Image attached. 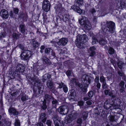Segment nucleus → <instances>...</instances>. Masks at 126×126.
Here are the masks:
<instances>
[{
    "instance_id": "nucleus-1",
    "label": "nucleus",
    "mask_w": 126,
    "mask_h": 126,
    "mask_svg": "<svg viewBox=\"0 0 126 126\" xmlns=\"http://www.w3.org/2000/svg\"><path fill=\"white\" fill-rule=\"evenodd\" d=\"M102 28L104 32L108 33L109 32L111 33L114 32L115 30V23L112 21L109 22L102 23L101 24Z\"/></svg>"
},
{
    "instance_id": "nucleus-2",
    "label": "nucleus",
    "mask_w": 126,
    "mask_h": 126,
    "mask_svg": "<svg viewBox=\"0 0 126 126\" xmlns=\"http://www.w3.org/2000/svg\"><path fill=\"white\" fill-rule=\"evenodd\" d=\"M91 79L92 78L89 75L85 74L83 75L82 77V81L86 85L83 86L81 84H79V86L83 92L86 91L87 86L90 84Z\"/></svg>"
},
{
    "instance_id": "nucleus-3",
    "label": "nucleus",
    "mask_w": 126,
    "mask_h": 126,
    "mask_svg": "<svg viewBox=\"0 0 126 126\" xmlns=\"http://www.w3.org/2000/svg\"><path fill=\"white\" fill-rule=\"evenodd\" d=\"M87 38L85 34L78 35L76 40V46L80 48H82L83 46V44L86 42Z\"/></svg>"
},
{
    "instance_id": "nucleus-4",
    "label": "nucleus",
    "mask_w": 126,
    "mask_h": 126,
    "mask_svg": "<svg viewBox=\"0 0 126 126\" xmlns=\"http://www.w3.org/2000/svg\"><path fill=\"white\" fill-rule=\"evenodd\" d=\"M112 100L111 99L107 100L104 103V106L107 109H108L111 107L113 109H118L119 107V105L116 104L114 103L112 104Z\"/></svg>"
},
{
    "instance_id": "nucleus-5",
    "label": "nucleus",
    "mask_w": 126,
    "mask_h": 126,
    "mask_svg": "<svg viewBox=\"0 0 126 126\" xmlns=\"http://www.w3.org/2000/svg\"><path fill=\"white\" fill-rule=\"evenodd\" d=\"M79 21L81 25H82L86 29L90 30L91 28V25L87 18L85 16H83Z\"/></svg>"
},
{
    "instance_id": "nucleus-6",
    "label": "nucleus",
    "mask_w": 126,
    "mask_h": 126,
    "mask_svg": "<svg viewBox=\"0 0 126 126\" xmlns=\"http://www.w3.org/2000/svg\"><path fill=\"white\" fill-rule=\"evenodd\" d=\"M78 113L76 112L72 113L69 116L65 118V122L67 124L72 122L73 120L76 119L77 117Z\"/></svg>"
},
{
    "instance_id": "nucleus-7",
    "label": "nucleus",
    "mask_w": 126,
    "mask_h": 126,
    "mask_svg": "<svg viewBox=\"0 0 126 126\" xmlns=\"http://www.w3.org/2000/svg\"><path fill=\"white\" fill-rule=\"evenodd\" d=\"M69 110V107L67 106H64L60 107L58 110L60 114L65 115L68 113Z\"/></svg>"
},
{
    "instance_id": "nucleus-8",
    "label": "nucleus",
    "mask_w": 126,
    "mask_h": 126,
    "mask_svg": "<svg viewBox=\"0 0 126 126\" xmlns=\"http://www.w3.org/2000/svg\"><path fill=\"white\" fill-rule=\"evenodd\" d=\"M30 55V52L28 50H24L21 53V59L22 60H28Z\"/></svg>"
},
{
    "instance_id": "nucleus-9",
    "label": "nucleus",
    "mask_w": 126,
    "mask_h": 126,
    "mask_svg": "<svg viewBox=\"0 0 126 126\" xmlns=\"http://www.w3.org/2000/svg\"><path fill=\"white\" fill-rule=\"evenodd\" d=\"M50 4L49 2L47 0H44L43 3V10L46 12H48L50 9Z\"/></svg>"
},
{
    "instance_id": "nucleus-10",
    "label": "nucleus",
    "mask_w": 126,
    "mask_h": 126,
    "mask_svg": "<svg viewBox=\"0 0 126 126\" xmlns=\"http://www.w3.org/2000/svg\"><path fill=\"white\" fill-rule=\"evenodd\" d=\"M0 15L2 18H7L9 16L8 13L6 10L2 9L0 12Z\"/></svg>"
},
{
    "instance_id": "nucleus-11",
    "label": "nucleus",
    "mask_w": 126,
    "mask_h": 126,
    "mask_svg": "<svg viewBox=\"0 0 126 126\" xmlns=\"http://www.w3.org/2000/svg\"><path fill=\"white\" fill-rule=\"evenodd\" d=\"M68 41L67 38H63L61 39L58 43V44L59 45L64 46L67 43Z\"/></svg>"
},
{
    "instance_id": "nucleus-12",
    "label": "nucleus",
    "mask_w": 126,
    "mask_h": 126,
    "mask_svg": "<svg viewBox=\"0 0 126 126\" xmlns=\"http://www.w3.org/2000/svg\"><path fill=\"white\" fill-rule=\"evenodd\" d=\"M47 86L52 90H55V87L53 85V82L50 81H47Z\"/></svg>"
},
{
    "instance_id": "nucleus-13",
    "label": "nucleus",
    "mask_w": 126,
    "mask_h": 126,
    "mask_svg": "<svg viewBox=\"0 0 126 126\" xmlns=\"http://www.w3.org/2000/svg\"><path fill=\"white\" fill-rule=\"evenodd\" d=\"M53 120L55 126H61L60 125V122L57 116H54Z\"/></svg>"
},
{
    "instance_id": "nucleus-14",
    "label": "nucleus",
    "mask_w": 126,
    "mask_h": 126,
    "mask_svg": "<svg viewBox=\"0 0 126 126\" xmlns=\"http://www.w3.org/2000/svg\"><path fill=\"white\" fill-rule=\"evenodd\" d=\"M71 8L74 11H76L80 14H81L82 12V10L80 9L77 6H71Z\"/></svg>"
},
{
    "instance_id": "nucleus-15",
    "label": "nucleus",
    "mask_w": 126,
    "mask_h": 126,
    "mask_svg": "<svg viewBox=\"0 0 126 126\" xmlns=\"http://www.w3.org/2000/svg\"><path fill=\"white\" fill-rule=\"evenodd\" d=\"M70 94V95L72 97H71L72 99H73L76 96V93L74 91V90L72 89L70 91H69V94Z\"/></svg>"
},
{
    "instance_id": "nucleus-16",
    "label": "nucleus",
    "mask_w": 126,
    "mask_h": 126,
    "mask_svg": "<svg viewBox=\"0 0 126 126\" xmlns=\"http://www.w3.org/2000/svg\"><path fill=\"white\" fill-rule=\"evenodd\" d=\"M45 116L46 115L44 113H42L40 115V119L43 123L45 122L46 120V118Z\"/></svg>"
},
{
    "instance_id": "nucleus-17",
    "label": "nucleus",
    "mask_w": 126,
    "mask_h": 126,
    "mask_svg": "<svg viewBox=\"0 0 126 126\" xmlns=\"http://www.w3.org/2000/svg\"><path fill=\"white\" fill-rule=\"evenodd\" d=\"M9 112L13 113L15 115H17L18 114V112L16 111L14 108H10L9 109Z\"/></svg>"
},
{
    "instance_id": "nucleus-18",
    "label": "nucleus",
    "mask_w": 126,
    "mask_h": 126,
    "mask_svg": "<svg viewBox=\"0 0 126 126\" xmlns=\"http://www.w3.org/2000/svg\"><path fill=\"white\" fill-rule=\"evenodd\" d=\"M99 44L101 45H104L106 44L107 42L106 40L103 39H101L99 41Z\"/></svg>"
},
{
    "instance_id": "nucleus-19",
    "label": "nucleus",
    "mask_w": 126,
    "mask_h": 126,
    "mask_svg": "<svg viewBox=\"0 0 126 126\" xmlns=\"http://www.w3.org/2000/svg\"><path fill=\"white\" fill-rule=\"evenodd\" d=\"M23 67V66L22 65L19 64L16 67V70L17 72H21V68Z\"/></svg>"
},
{
    "instance_id": "nucleus-20",
    "label": "nucleus",
    "mask_w": 126,
    "mask_h": 126,
    "mask_svg": "<svg viewBox=\"0 0 126 126\" xmlns=\"http://www.w3.org/2000/svg\"><path fill=\"white\" fill-rule=\"evenodd\" d=\"M20 28L21 32L23 33H24L25 32L24 25H20Z\"/></svg>"
},
{
    "instance_id": "nucleus-21",
    "label": "nucleus",
    "mask_w": 126,
    "mask_h": 126,
    "mask_svg": "<svg viewBox=\"0 0 126 126\" xmlns=\"http://www.w3.org/2000/svg\"><path fill=\"white\" fill-rule=\"evenodd\" d=\"M109 120L111 122H114L115 121V117L114 116L110 115L109 117Z\"/></svg>"
},
{
    "instance_id": "nucleus-22",
    "label": "nucleus",
    "mask_w": 126,
    "mask_h": 126,
    "mask_svg": "<svg viewBox=\"0 0 126 126\" xmlns=\"http://www.w3.org/2000/svg\"><path fill=\"white\" fill-rule=\"evenodd\" d=\"M98 41L96 38L94 37L92 38V44L93 45L95 44L98 43Z\"/></svg>"
},
{
    "instance_id": "nucleus-23",
    "label": "nucleus",
    "mask_w": 126,
    "mask_h": 126,
    "mask_svg": "<svg viewBox=\"0 0 126 126\" xmlns=\"http://www.w3.org/2000/svg\"><path fill=\"white\" fill-rule=\"evenodd\" d=\"M43 60L47 64H50L51 63L50 60L47 58L44 57L43 59Z\"/></svg>"
},
{
    "instance_id": "nucleus-24",
    "label": "nucleus",
    "mask_w": 126,
    "mask_h": 126,
    "mask_svg": "<svg viewBox=\"0 0 126 126\" xmlns=\"http://www.w3.org/2000/svg\"><path fill=\"white\" fill-rule=\"evenodd\" d=\"M88 116V114L87 112H83L82 113V117L84 120L86 119L87 118Z\"/></svg>"
},
{
    "instance_id": "nucleus-25",
    "label": "nucleus",
    "mask_w": 126,
    "mask_h": 126,
    "mask_svg": "<svg viewBox=\"0 0 126 126\" xmlns=\"http://www.w3.org/2000/svg\"><path fill=\"white\" fill-rule=\"evenodd\" d=\"M43 79L44 80H46L47 79H49L51 77V76L49 74H46L45 75L43 76Z\"/></svg>"
},
{
    "instance_id": "nucleus-26",
    "label": "nucleus",
    "mask_w": 126,
    "mask_h": 126,
    "mask_svg": "<svg viewBox=\"0 0 126 126\" xmlns=\"http://www.w3.org/2000/svg\"><path fill=\"white\" fill-rule=\"evenodd\" d=\"M32 45L35 47H38L39 46L38 43L35 40H33L32 42Z\"/></svg>"
},
{
    "instance_id": "nucleus-27",
    "label": "nucleus",
    "mask_w": 126,
    "mask_h": 126,
    "mask_svg": "<svg viewBox=\"0 0 126 126\" xmlns=\"http://www.w3.org/2000/svg\"><path fill=\"white\" fill-rule=\"evenodd\" d=\"M46 100H44L43 101L42 104V109L44 110L46 109L47 108V107L46 105Z\"/></svg>"
},
{
    "instance_id": "nucleus-28",
    "label": "nucleus",
    "mask_w": 126,
    "mask_h": 126,
    "mask_svg": "<svg viewBox=\"0 0 126 126\" xmlns=\"http://www.w3.org/2000/svg\"><path fill=\"white\" fill-rule=\"evenodd\" d=\"M114 52V49L111 47H110L108 51V53L110 54H112Z\"/></svg>"
},
{
    "instance_id": "nucleus-29",
    "label": "nucleus",
    "mask_w": 126,
    "mask_h": 126,
    "mask_svg": "<svg viewBox=\"0 0 126 126\" xmlns=\"http://www.w3.org/2000/svg\"><path fill=\"white\" fill-rule=\"evenodd\" d=\"M117 64L118 67L120 69H121L123 66L125 65V64L122 62H119Z\"/></svg>"
},
{
    "instance_id": "nucleus-30",
    "label": "nucleus",
    "mask_w": 126,
    "mask_h": 126,
    "mask_svg": "<svg viewBox=\"0 0 126 126\" xmlns=\"http://www.w3.org/2000/svg\"><path fill=\"white\" fill-rule=\"evenodd\" d=\"M28 97L26 95H23L21 97V100L23 101H25L28 99Z\"/></svg>"
},
{
    "instance_id": "nucleus-31",
    "label": "nucleus",
    "mask_w": 126,
    "mask_h": 126,
    "mask_svg": "<svg viewBox=\"0 0 126 126\" xmlns=\"http://www.w3.org/2000/svg\"><path fill=\"white\" fill-rule=\"evenodd\" d=\"M100 81L102 83L106 82V80L105 78L103 76H100Z\"/></svg>"
},
{
    "instance_id": "nucleus-32",
    "label": "nucleus",
    "mask_w": 126,
    "mask_h": 126,
    "mask_svg": "<svg viewBox=\"0 0 126 126\" xmlns=\"http://www.w3.org/2000/svg\"><path fill=\"white\" fill-rule=\"evenodd\" d=\"M77 3L78 5L79 6H80L83 5V2L82 0H78L77 2Z\"/></svg>"
},
{
    "instance_id": "nucleus-33",
    "label": "nucleus",
    "mask_w": 126,
    "mask_h": 126,
    "mask_svg": "<svg viewBox=\"0 0 126 126\" xmlns=\"http://www.w3.org/2000/svg\"><path fill=\"white\" fill-rule=\"evenodd\" d=\"M68 17L69 16L68 15H64L63 17V20L64 21L66 22L68 20Z\"/></svg>"
},
{
    "instance_id": "nucleus-34",
    "label": "nucleus",
    "mask_w": 126,
    "mask_h": 126,
    "mask_svg": "<svg viewBox=\"0 0 126 126\" xmlns=\"http://www.w3.org/2000/svg\"><path fill=\"white\" fill-rule=\"evenodd\" d=\"M108 95L109 96H111V97L114 98H115V95H113V93L112 92H112H111L110 90L109 91V94Z\"/></svg>"
},
{
    "instance_id": "nucleus-35",
    "label": "nucleus",
    "mask_w": 126,
    "mask_h": 126,
    "mask_svg": "<svg viewBox=\"0 0 126 126\" xmlns=\"http://www.w3.org/2000/svg\"><path fill=\"white\" fill-rule=\"evenodd\" d=\"M15 125V126H20V122L17 119L16 120Z\"/></svg>"
},
{
    "instance_id": "nucleus-36",
    "label": "nucleus",
    "mask_w": 126,
    "mask_h": 126,
    "mask_svg": "<svg viewBox=\"0 0 126 126\" xmlns=\"http://www.w3.org/2000/svg\"><path fill=\"white\" fill-rule=\"evenodd\" d=\"M63 89L64 92L65 93H66L67 92L68 89L66 85H65L63 86Z\"/></svg>"
},
{
    "instance_id": "nucleus-37",
    "label": "nucleus",
    "mask_w": 126,
    "mask_h": 126,
    "mask_svg": "<svg viewBox=\"0 0 126 126\" xmlns=\"http://www.w3.org/2000/svg\"><path fill=\"white\" fill-rule=\"evenodd\" d=\"M13 38L17 39L18 38V35L16 33H13Z\"/></svg>"
},
{
    "instance_id": "nucleus-38",
    "label": "nucleus",
    "mask_w": 126,
    "mask_h": 126,
    "mask_svg": "<svg viewBox=\"0 0 126 126\" xmlns=\"http://www.w3.org/2000/svg\"><path fill=\"white\" fill-rule=\"evenodd\" d=\"M45 97L46 99L49 101L51 98V96L47 94H46L45 95Z\"/></svg>"
},
{
    "instance_id": "nucleus-39",
    "label": "nucleus",
    "mask_w": 126,
    "mask_h": 126,
    "mask_svg": "<svg viewBox=\"0 0 126 126\" xmlns=\"http://www.w3.org/2000/svg\"><path fill=\"white\" fill-rule=\"evenodd\" d=\"M102 88L104 89H105L107 87V86L106 84V82L102 83Z\"/></svg>"
},
{
    "instance_id": "nucleus-40",
    "label": "nucleus",
    "mask_w": 126,
    "mask_h": 126,
    "mask_svg": "<svg viewBox=\"0 0 126 126\" xmlns=\"http://www.w3.org/2000/svg\"><path fill=\"white\" fill-rule=\"evenodd\" d=\"M94 94V93L92 91H90L88 93V95L89 97H92Z\"/></svg>"
},
{
    "instance_id": "nucleus-41",
    "label": "nucleus",
    "mask_w": 126,
    "mask_h": 126,
    "mask_svg": "<svg viewBox=\"0 0 126 126\" xmlns=\"http://www.w3.org/2000/svg\"><path fill=\"white\" fill-rule=\"evenodd\" d=\"M46 124L48 126H51V121L49 120H47V121Z\"/></svg>"
},
{
    "instance_id": "nucleus-42",
    "label": "nucleus",
    "mask_w": 126,
    "mask_h": 126,
    "mask_svg": "<svg viewBox=\"0 0 126 126\" xmlns=\"http://www.w3.org/2000/svg\"><path fill=\"white\" fill-rule=\"evenodd\" d=\"M5 36V34L4 32H1L0 34V38L4 37Z\"/></svg>"
},
{
    "instance_id": "nucleus-43",
    "label": "nucleus",
    "mask_w": 126,
    "mask_h": 126,
    "mask_svg": "<svg viewBox=\"0 0 126 126\" xmlns=\"http://www.w3.org/2000/svg\"><path fill=\"white\" fill-rule=\"evenodd\" d=\"M126 5V4L124 3H121V6L122 8H125V6Z\"/></svg>"
},
{
    "instance_id": "nucleus-44",
    "label": "nucleus",
    "mask_w": 126,
    "mask_h": 126,
    "mask_svg": "<svg viewBox=\"0 0 126 126\" xmlns=\"http://www.w3.org/2000/svg\"><path fill=\"white\" fill-rule=\"evenodd\" d=\"M50 51V49L49 48H46L45 50V52L46 53H48Z\"/></svg>"
},
{
    "instance_id": "nucleus-45",
    "label": "nucleus",
    "mask_w": 126,
    "mask_h": 126,
    "mask_svg": "<svg viewBox=\"0 0 126 126\" xmlns=\"http://www.w3.org/2000/svg\"><path fill=\"white\" fill-rule=\"evenodd\" d=\"M124 83L123 81H121L119 84L120 86L121 87H124Z\"/></svg>"
},
{
    "instance_id": "nucleus-46",
    "label": "nucleus",
    "mask_w": 126,
    "mask_h": 126,
    "mask_svg": "<svg viewBox=\"0 0 126 126\" xmlns=\"http://www.w3.org/2000/svg\"><path fill=\"white\" fill-rule=\"evenodd\" d=\"M95 49V48L94 46L91 47L90 48V51H94Z\"/></svg>"
},
{
    "instance_id": "nucleus-47",
    "label": "nucleus",
    "mask_w": 126,
    "mask_h": 126,
    "mask_svg": "<svg viewBox=\"0 0 126 126\" xmlns=\"http://www.w3.org/2000/svg\"><path fill=\"white\" fill-rule=\"evenodd\" d=\"M95 54V52L94 51H91L90 54V56H93Z\"/></svg>"
},
{
    "instance_id": "nucleus-48",
    "label": "nucleus",
    "mask_w": 126,
    "mask_h": 126,
    "mask_svg": "<svg viewBox=\"0 0 126 126\" xmlns=\"http://www.w3.org/2000/svg\"><path fill=\"white\" fill-rule=\"evenodd\" d=\"M84 102L83 101H80L78 103V104L79 106H82Z\"/></svg>"
},
{
    "instance_id": "nucleus-49",
    "label": "nucleus",
    "mask_w": 126,
    "mask_h": 126,
    "mask_svg": "<svg viewBox=\"0 0 126 126\" xmlns=\"http://www.w3.org/2000/svg\"><path fill=\"white\" fill-rule=\"evenodd\" d=\"M66 74L68 76H70L71 74V72L70 70H68L66 72Z\"/></svg>"
},
{
    "instance_id": "nucleus-50",
    "label": "nucleus",
    "mask_w": 126,
    "mask_h": 126,
    "mask_svg": "<svg viewBox=\"0 0 126 126\" xmlns=\"http://www.w3.org/2000/svg\"><path fill=\"white\" fill-rule=\"evenodd\" d=\"M14 11L16 14H17L18 12V10L17 8H15L14 9Z\"/></svg>"
},
{
    "instance_id": "nucleus-51",
    "label": "nucleus",
    "mask_w": 126,
    "mask_h": 126,
    "mask_svg": "<svg viewBox=\"0 0 126 126\" xmlns=\"http://www.w3.org/2000/svg\"><path fill=\"white\" fill-rule=\"evenodd\" d=\"M109 90H105L104 91V93L106 95H107L108 94Z\"/></svg>"
},
{
    "instance_id": "nucleus-52",
    "label": "nucleus",
    "mask_w": 126,
    "mask_h": 126,
    "mask_svg": "<svg viewBox=\"0 0 126 126\" xmlns=\"http://www.w3.org/2000/svg\"><path fill=\"white\" fill-rule=\"evenodd\" d=\"M86 103L89 105H90L92 104V100L88 101L86 102Z\"/></svg>"
},
{
    "instance_id": "nucleus-53",
    "label": "nucleus",
    "mask_w": 126,
    "mask_h": 126,
    "mask_svg": "<svg viewBox=\"0 0 126 126\" xmlns=\"http://www.w3.org/2000/svg\"><path fill=\"white\" fill-rule=\"evenodd\" d=\"M64 85H65L63 83H61L59 84V87L60 88H62V87L63 88Z\"/></svg>"
},
{
    "instance_id": "nucleus-54",
    "label": "nucleus",
    "mask_w": 126,
    "mask_h": 126,
    "mask_svg": "<svg viewBox=\"0 0 126 126\" xmlns=\"http://www.w3.org/2000/svg\"><path fill=\"white\" fill-rule=\"evenodd\" d=\"M77 123L79 124H81L82 123V120L80 118H79L78 119L77 121Z\"/></svg>"
},
{
    "instance_id": "nucleus-55",
    "label": "nucleus",
    "mask_w": 126,
    "mask_h": 126,
    "mask_svg": "<svg viewBox=\"0 0 126 126\" xmlns=\"http://www.w3.org/2000/svg\"><path fill=\"white\" fill-rule=\"evenodd\" d=\"M90 11L92 14H94L95 11V10L94 8H92L90 10Z\"/></svg>"
},
{
    "instance_id": "nucleus-56",
    "label": "nucleus",
    "mask_w": 126,
    "mask_h": 126,
    "mask_svg": "<svg viewBox=\"0 0 126 126\" xmlns=\"http://www.w3.org/2000/svg\"><path fill=\"white\" fill-rule=\"evenodd\" d=\"M125 88L124 87H121L120 89V91L121 93H122L124 90Z\"/></svg>"
},
{
    "instance_id": "nucleus-57",
    "label": "nucleus",
    "mask_w": 126,
    "mask_h": 126,
    "mask_svg": "<svg viewBox=\"0 0 126 126\" xmlns=\"http://www.w3.org/2000/svg\"><path fill=\"white\" fill-rule=\"evenodd\" d=\"M57 100H54L52 101V103L53 104H56L57 103Z\"/></svg>"
},
{
    "instance_id": "nucleus-58",
    "label": "nucleus",
    "mask_w": 126,
    "mask_h": 126,
    "mask_svg": "<svg viewBox=\"0 0 126 126\" xmlns=\"http://www.w3.org/2000/svg\"><path fill=\"white\" fill-rule=\"evenodd\" d=\"M37 126H43V124L41 122H39L37 124Z\"/></svg>"
},
{
    "instance_id": "nucleus-59",
    "label": "nucleus",
    "mask_w": 126,
    "mask_h": 126,
    "mask_svg": "<svg viewBox=\"0 0 126 126\" xmlns=\"http://www.w3.org/2000/svg\"><path fill=\"white\" fill-rule=\"evenodd\" d=\"M97 87L98 88H100L101 86L100 84L99 83H97L96 85Z\"/></svg>"
},
{
    "instance_id": "nucleus-60",
    "label": "nucleus",
    "mask_w": 126,
    "mask_h": 126,
    "mask_svg": "<svg viewBox=\"0 0 126 126\" xmlns=\"http://www.w3.org/2000/svg\"><path fill=\"white\" fill-rule=\"evenodd\" d=\"M99 78L98 77H96L95 79V81L96 82H97V83L99 82Z\"/></svg>"
},
{
    "instance_id": "nucleus-61",
    "label": "nucleus",
    "mask_w": 126,
    "mask_h": 126,
    "mask_svg": "<svg viewBox=\"0 0 126 126\" xmlns=\"http://www.w3.org/2000/svg\"><path fill=\"white\" fill-rule=\"evenodd\" d=\"M19 47L21 49H24V47L23 45L21 44H20L19 45Z\"/></svg>"
},
{
    "instance_id": "nucleus-62",
    "label": "nucleus",
    "mask_w": 126,
    "mask_h": 126,
    "mask_svg": "<svg viewBox=\"0 0 126 126\" xmlns=\"http://www.w3.org/2000/svg\"><path fill=\"white\" fill-rule=\"evenodd\" d=\"M118 73L120 75V76H123L124 74L122 72L120 71L118 72Z\"/></svg>"
},
{
    "instance_id": "nucleus-63",
    "label": "nucleus",
    "mask_w": 126,
    "mask_h": 126,
    "mask_svg": "<svg viewBox=\"0 0 126 126\" xmlns=\"http://www.w3.org/2000/svg\"><path fill=\"white\" fill-rule=\"evenodd\" d=\"M96 18L97 17H94L93 19V22L94 23H95L96 22Z\"/></svg>"
},
{
    "instance_id": "nucleus-64",
    "label": "nucleus",
    "mask_w": 126,
    "mask_h": 126,
    "mask_svg": "<svg viewBox=\"0 0 126 126\" xmlns=\"http://www.w3.org/2000/svg\"><path fill=\"white\" fill-rule=\"evenodd\" d=\"M71 81L73 83H75L76 82V79L75 78H72L71 80Z\"/></svg>"
}]
</instances>
